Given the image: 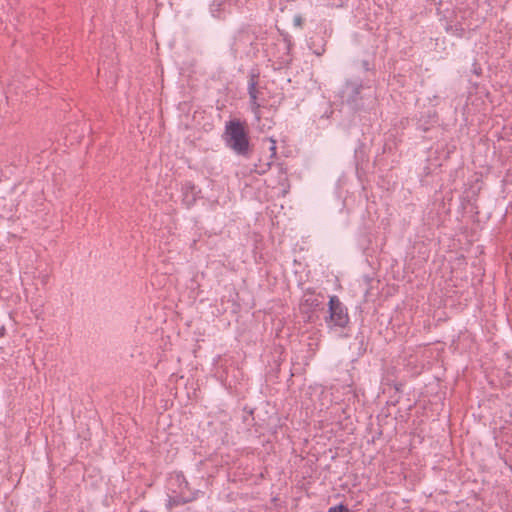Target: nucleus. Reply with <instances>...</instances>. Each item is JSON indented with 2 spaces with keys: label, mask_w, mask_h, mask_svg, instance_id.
I'll return each instance as SVG.
<instances>
[{
  "label": "nucleus",
  "mask_w": 512,
  "mask_h": 512,
  "mask_svg": "<svg viewBox=\"0 0 512 512\" xmlns=\"http://www.w3.org/2000/svg\"><path fill=\"white\" fill-rule=\"evenodd\" d=\"M323 296L315 294L314 291L307 289L301 298L300 309L304 313H311L322 303Z\"/></svg>",
  "instance_id": "obj_6"
},
{
  "label": "nucleus",
  "mask_w": 512,
  "mask_h": 512,
  "mask_svg": "<svg viewBox=\"0 0 512 512\" xmlns=\"http://www.w3.org/2000/svg\"><path fill=\"white\" fill-rule=\"evenodd\" d=\"M328 512H349V510L343 504H339L329 508Z\"/></svg>",
  "instance_id": "obj_10"
},
{
  "label": "nucleus",
  "mask_w": 512,
  "mask_h": 512,
  "mask_svg": "<svg viewBox=\"0 0 512 512\" xmlns=\"http://www.w3.org/2000/svg\"><path fill=\"white\" fill-rule=\"evenodd\" d=\"M167 488L171 493L182 492L184 495L198 494V491L190 489L189 483L182 472H174L169 476Z\"/></svg>",
  "instance_id": "obj_4"
},
{
  "label": "nucleus",
  "mask_w": 512,
  "mask_h": 512,
  "mask_svg": "<svg viewBox=\"0 0 512 512\" xmlns=\"http://www.w3.org/2000/svg\"><path fill=\"white\" fill-rule=\"evenodd\" d=\"M329 316L326 318L328 327L344 328L349 322V316L346 307L336 295L329 299Z\"/></svg>",
  "instance_id": "obj_3"
},
{
  "label": "nucleus",
  "mask_w": 512,
  "mask_h": 512,
  "mask_svg": "<svg viewBox=\"0 0 512 512\" xmlns=\"http://www.w3.org/2000/svg\"><path fill=\"white\" fill-rule=\"evenodd\" d=\"M456 32H457L458 36H462L463 33H464V29L463 28H460V29L456 28Z\"/></svg>",
  "instance_id": "obj_15"
},
{
  "label": "nucleus",
  "mask_w": 512,
  "mask_h": 512,
  "mask_svg": "<svg viewBox=\"0 0 512 512\" xmlns=\"http://www.w3.org/2000/svg\"><path fill=\"white\" fill-rule=\"evenodd\" d=\"M5 334V328L3 326L0 327V338Z\"/></svg>",
  "instance_id": "obj_16"
},
{
  "label": "nucleus",
  "mask_w": 512,
  "mask_h": 512,
  "mask_svg": "<svg viewBox=\"0 0 512 512\" xmlns=\"http://www.w3.org/2000/svg\"><path fill=\"white\" fill-rule=\"evenodd\" d=\"M257 81L256 76L254 74H251L249 82H248V94H249V106L250 109L254 115V118L256 121H260L261 115H260V104L257 101Z\"/></svg>",
  "instance_id": "obj_7"
},
{
  "label": "nucleus",
  "mask_w": 512,
  "mask_h": 512,
  "mask_svg": "<svg viewBox=\"0 0 512 512\" xmlns=\"http://www.w3.org/2000/svg\"><path fill=\"white\" fill-rule=\"evenodd\" d=\"M361 67L364 71H370L371 70V65H370V62L368 60H362L361 61Z\"/></svg>",
  "instance_id": "obj_12"
},
{
  "label": "nucleus",
  "mask_w": 512,
  "mask_h": 512,
  "mask_svg": "<svg viewBox=\"0 0 512 512\" xmlns=\"http://www.w3.org/2000/svg\"><path fill=\"white\" fill-rule=\"evenodd\" d=\"M293 21H294V25H295V26H299V27H301V26H302V21H303V20H302V17H301L300 15H296V16L294 17Z\"/></svg>",
  "instance_id": "obj_13"
},
{
  "label": "nucleus",
  "mask_w": 512,
  "mask_h": 512,
  "mask_svg": "<svg viewBox=\"0 0 512 512\" xmlns=\"http://www.w3.org/2000/svg\"><path fill=\"white\" fill-rule=\"evenodd\" d=\"M225 146L236 155L247 157L250 153V140L246 128L239 120L225 123L222 135Z\"/></svg>",
  "instance_id": "obj_2"
},
{
  "label": "nucleus",
  "mask_w": 512,
  "mask_h": 512,
  "mask_svg": "<svg viewBox=\"0 0 512 512\" xmlns=\"http://www.w3.org/2000/svg\"><path fill=\"white\" fill-rule=\"evenodd\" d=\"M197 498L196 494L184 495L182 492L179 493H168L166 507L171 510L173 507L180 506L189 502H192Z\"/></svg>",
  "instance_id": "obj_8"
},
{
  "label": "nucleus",
  "mask_w": 512,
  "mask_h": 512,
  "mask_svg": "<svg viewBox=\"0 0 512 512\" xmlns=\"http://www.w3.org/2000/svg\"><path fill=\"white\" fill-rule=\"evenodd\" d=\"M220 6H221V3H218V4H217V7H215L214 9L219 11V7H220Z\"/></svg>",
  "instance_id": "obj_18"
},
{
  "label": "nucleus",
  "mask_w": 512,
  "mask_h": 512,
  "mask_svg": "<svg viewBox=\"0 0 512 512\" xmlns=\"http://www.w3.org/2000/svg\"><path fill=\"white\" fill-rule=\"evenodd\" d=\"M182 203L187 207H192L201 197V190L192 182L186 181L181 186Z\"/></svg>",
  "instance_id": "obj_5"
},
{
  "label": "nucleus",
  "mask_w": 512,
  "mask_h": 512,
  "mask_svg": "<svg viewBox=\"0 0 512 512\" xmlns=\"http://www.w3.org/2000/svg\"><path fill=\"white\" fill-rule=\"evenodd\" d=\"M269 143H270L269 150L271 153L270 157L274 158L276 156V141L270 138Z\"/></svg>",
  "instance_id": "obj_11"
},
{
  "label": "nucleus",
  "mask_w": 512,
  "mask_h": 512,
  "mask_svg": "<svg viewBox=\"0 0 512 512\" xmlns=\"http://www.w3.org/2000/svg\"><path fill=\"white\" fill-rule=\"evenodd\" d=\"M340 96L342 102L355 111L361 110L365 104L375 101V91L370 83L363 82L359 78L347 80L342 87Z\"/></svg>",
  "instance_id": "obj_1"
},
{
  "label": "nucleus",
  "mask_w": 512,
  "mask_h": 512,
  "mask_svg": "<svg viewBox=\"0 0 512 512\" xmlns=\"http://www.w3.org/2000/svg\"><path fill=\"white\" fill-rule=\"evenodd\" d=\"M214 6H215V3H213L211 6V13H212L213 17H220V13H218V10L214 9Z\"/></svg>",
  "instance_id": "obj_14"
},
{
  "label": "nucleus",
  "mask_w": 512,
  "mask_h": 512,
  "mask_svg": "<svg viewBox=\"0 0 512 512\" xmlns=\"http://www.w3.org/2000/svg\"><path fill=\"white\" fill-rule=\"evenodd\" d=\"M252 43H253V37L247 31L239 32V34L237 35V37L235 39V45L237 46V48H240L241 45H246V44L252 45Z\"/></svg>",
  "instance_id": "obj_9"
},
{
  "label": "nucleus",
  "mask_w": 512,
  "mask_h": 512,
  "mask_svg": "<svg viewBox=\"0 0 512 512\" xmlns=\"http://www.w3.org/2000/svg\"><path fill=\"white\" fill-rule=\"evenodd\" d=\"M322 53H323V51H315V54L318 56L322 55Z\"/></svg>",
  "instance_id": "obj_17"
}]
</instances>
